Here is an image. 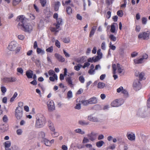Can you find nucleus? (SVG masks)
<instances>
[{
	"instance_id": "16",
	"label": "nucleus",
	"mask_w": 150,
	"mask_h": 150,
	"mask_svg": "<svg viewBox=\"0 0 150 150\" xmlns=\"http://www.w3.org/2000/svg\"><path fill=\"white\" fill-rule=\"evenodd\" d=\"M76 62L80 64H82L86 61V57H80L76 59Z\"/></svg>"
},
{
	"instance_id": "63",
	"label": "nucleus",
	"mask_w": 150,
	"mask_h": 150,
	"mask_svg": "<svg viewBox=\"0 0 150 150\" xmlns=\"http://www.w3.org/2000/svg\"><path fill=\"white\" fill-rule=\"evenodd\" d=\"M141 29L140 26L139 25H136V28H135V30L137 32H139L140 31Z\"/></svg>"
},
{
	"instance_id": "64",
	"label": "nucleus",
	"mask_w": 150,
	"mask_h": 150,
	"mask_svg": "<svg viewBox=\"0 0 150 150\" xmlns=\"http://www.w3.org/2000/svg\"><path fill=\"white\" fill-rule=\"evenodd\" d=\"M48 74L49 75L52 76L55 74L54 71L52 70H50L49 71Z\"/></svg>"
},
{
	"instance_id": "8",
	"label": "nucleus",
	"mask_w": 150,
	"mask_h": 150,
	"mask_svg": "<svg viewBox=\"0 0 150 150\" xmlns=\"http://www.w3.org/2000/svg\"><path fill=\"white\" fill-rule=\"evenodd\" d=\"M148 56L146 54H144L142 57L139 59H136L134 60V62L135 64H141L142 62L144 59H146L148 58Z\"/></svg>"
},
{
	"instance_id": "18",
	"label": "nucleus",
	"mask_w": 150,
	"mask_h": 150,
	"mask_svg": "<svg viewBox=\"0 0 150 150\" xmlns=\"http://www.w3.org/2000/svg\"><path fill=\"white\" fill-rule=\"evenodd\" d=\"M101 50L100 49L98 50L97 52V56L96 57V60H99L101 59L102 57V54L101 52Z\"/></svg>"
},
{
	"instance_id": "9",
	"label": "nucleus",
	"mask_w": 150,
	"mask_h": 150,
	"mask_svg": "<svg viewBox=\"0 0 150 150\" xmlns=\"http://www.w3.org/2000/svg\"><path fill=\"white\" fill-rule=\"evenodd\" d=\"M16 80V79L15 77H5L2 79L3 82L4 83L14 82Z\"/></svg>"
},
{
	"instance_id": "47",
	"label": "nucleus",
	"mask_w": 150,
	"mask_h": 150,
	"mask_svg": "<svg viewBox=\"0 0 150 150\" xmlns=\"http://www.w3.org/2000/svg\"><path fill=\"white\" fill-rule=\"evenodd\" d=\"M122 93L124 94V96L127 97L128 96V93L127 91L125 90V89H123V90L122 91Z\"/></svg>"
},
{
	"instance_id": "60",
	"label": "nucleus",
	"mask_w": 150,
	"mask_h": 150,
	"mask_svg": "<svg viewBox=\"0 0 150 150\" xmlns=\"http://www.w3.org/2000/svg\"><path fill=\"white\" fill-rule=\"evenodd\" d=\"M18 38L21 40H23L24 38V36L22 35H20L18 36Z\"/></svg>"
},
{
	"instance_id": "7",
	"label": "nucleus",
	"mask_w": 150,
	"mask_h": 150,
	"mask_svg": "<svg viewBox=\"0 0 150 150\" xmlns=\"http://www.w3.org/2000/svg\"><path fill=\"white\" fill-rule=\"evenodd\" d=\"M47 104L48 110L49 111H52L54 110L55 107L54 103L52 100L48 101Z\"/></svg>"
},
{
	"instance_id": "14",
	"label": "nucleus",
	"mask_w": 150,
	"mask_h": 150,
	"mask_svg": "<svg viewBox=\"0 0 150 150\" xmlns=\"http://www.w3.org/2000/svg\"><path fill=\"white\" fill-rule=\"evenodd\" d=\"M121 104L119 103V100L116 99L113 101L111 104V106L113 107H117L120 106Z\"/></svg>"
},
{
	"instance_id": "2",
	"label": "nucleus",
	"mask_w": 150,
	"mask_h": 150,
	"mask_svg": "<svg viewBox=\"0 0 150 150\" xmlns=\"http://www.w3.org/2000/svg\"><path fill=\"white\" fill-rule=\"evenodd\" d=\"M46 122L45 117L42 115L36 118L35 122V127L37 128L42 127L44 126Z\"/></svg>"
},
{
	"instance_id": "55",
	"label": "nucleus",
	"mask_w": 150,
	"mask_h": 150,
	"mask_svg": "<svg viewBox=\"0 0 150 150\" xmlns=\"http://www.w3.org/2000/svg\"><path fill=\"white\" fill-rule=\"evenodd\" d=\"M72 92L71 91H68L67 93V97L68 98H70L72 97Z\"/></svg>"
},
{
	"instance_id": "21",
	"label": "nucleus",
	"mask_w": 150,
	"mask_h": 150,
	"mask_svg": "<svg viewBox=\"0 0 150 150\" xmlns=\"http://www.w3.org/2000/svg\"><path fill=\"white\" fill-rule=\"evenodd\" d=\"M42 142L44 143L46 146H51L50 142L47 139L43 138L42 140Z\"/></svg>"
},
{
	"instance_id": "44",
	"label": "nucleus",
	"mask_w": 150,
	"mask_h": 150,
	"mask_svg": "<svg viewBox=\"0 0 150 150\" xmlns=\"http://www.w3.org/2000/svg\"><path fill=\"white\" fill-rule=\"evenodd\" d=\"M53 51V47L51 46L46 49V51L47 52H49L50 53L52 52Z\"/></svg>"
},
{
	"instance_id": "32",
	"label": "nucleus",
	"mask_w": 150,
	"mask_h": 150,
	"mask_svg": "<svg viewBox=\"0 0 150 150\" xmlns=\"http://www.w3.org/2000/svg\"><path fill=\"white\" fill-rule=\"evenodd\" d=\"M114 24H117V23H114L113 24L111 25L110 30L111 32L112 33H115V28Z\"/></svg>"
},
{
	"instance_id": "36",
	"label": "nucleus",
	"mask_w": 150,
	"mask_h": 150,
	"mask_svg": "<svg viewBox=\"0 0 150 150\" xmlns=\"http://www.w3.org/2000/svg\"><path fill=\"white\" fill-rule=\"evenodd\" d=\"M96 57L95 58L94 57H93L92 58H89L88 59V62H96L98 60H96Z\"/></svg>"
},
{
	"instance_id": "40",
	"label": "nucleus",
	"mask_w": 150,
	"mask_h": 150,
	"mask_svg": "<svg viewBox=\"0 0 150 150\" xmlns=\"http://www.w3.org/2000/svg\"><path fill=\"white\" fill-rule=\"evenodd\" d=\"M18 94L17 92H15L13 95V96L11 97V98L10 100V102H12L13 101L15 98L17 97V96Z\"/></svg>"
},
{
	"instance_id": "53",
	"label": "nucleus",
	"mask_w": 150,
	"mask_h": 150,
	"mask_svg": "<svg viewBox=\"0 0 150 150\" xmlns=\"http://www.w3.org/2000/svg\"><path fill=\"white\" fill-rule=\"evenodd\" d=\"M79 79L80 81L82 83H83L84 81V79L83 76H80L79 77Z\"/></svg>"
},
{
	"instance_id": "43",
	"label": "nucleus",
	"mask_w": 150,
	"mask_h": 150,
	"mask_svg": "<svg viewBox=\"0 0 150 150\" xmlns=\"http://www.w3.org/2000/svg\"><path fill=\"white\" fill-rule=\"evenodd\" d=\"M55 45L58 48H60V42L58 40H55Z\"/></svg>"
},
{
	"instance_id": "46",
	"label": "nucleus",
	"mask_w": 150,
	"mask_h": 150,
	"mask_svg": "<svg viewBox=\"0 0 150 150\" xmlns=\"http://www.w3.org/2000/svg\"><path fill=\"white\" fill-rule=\"evenodd\" d=\"M63 41L64 43H68L69 42L70 39L69 38H64L63 39Z\"/></svg>"
},
{
	"instance_id": "26",
	"label": "nucleus",
	"mask_w": 150,
	"mask_h": 150,
	"mask_svg": "<svg viewBox=\"0 0 150 150\" xmlns=\"http://www.w3.org/2000/svg\"><path fill=\"white\" fill-rule=\"evenodd\" d=\"M79 102L84 106H87L89 104L88 100H83L80 101Z\"/></svg>"
},
{
	"instance_id": "48",
	"label": "nucleus",
	"mask_w": 150,
	"mask_h": 150,
	"mask_svg": "<svg viewBox=\"0 0 150 150\" xmlns=\"http://www.w3.org/2000/svg\"><path fill=\"white\" fill-rule=\"evenodd\" d=\"M117 14L119 17H122L123 15L122 11V10L118 11L117 12Z\"/></svg>"
},
{
	"instance_id": "33",
	"label": "nucleus",
	"mask_w": 150,
	"mask_h": 150,
	"mask_svg": "<svg viewBox=\"0 0 150 150\" xmlns=\"http://www.w3.org/2000/svg\"><path fill=\"white\" fill-rule=\"evenodd\" d=\"M82 66V65L80 64H78L77 66H75L74 67V69L76 71H79L81 68Z\"/></svg>"
},
{
	"instance_id": "35",
	"label": "nucleus",
	"mask_w": 150,
	"mask_h": 150,
	"mask_svg": "<svg viewBox=\"0 0 150 150\" xmlns=\"http://www.w3.org/2000/svg\"><path fill=\"white\" fill-rule=\"evenodd\" d=\"M105 86V84L102 82H99L98 84V87L100 88H103Z\"/></svg>"
},
{
	"instance_id": "1",
	"label": "nucleus",
	"mask_w": 150,
	"mask_h": 150,
	"mask_svg": "<svg viewBox=\"0 0 150 150\" xmlns=\"http://www.w3.org/2000/svg\"><path fill=\"white\" fill-rule=\"evenodd\" d=\"M16 21L19 22L18 27L25 32L30 33L33 30V27L30 24L28 23V19L23 15L18 16Z\"/></svg>"
},
{
	"instance_id": "56",
	"label": "nucleus",
	"mask_w": 150,
	"mask_h": 150,
	"mask_svg": "<svg viewBox=\"0 0 150 150\" xmlns=\"http://www.w3.org/2000/svg\"><path fill=\"white\" fill-rule=\"evenodd\" d=\"M101 49L103 50H105V42H103L102 43L101 45Z\"/></svg>"
},
{
	"instance_id": "52",
	"label": "nucleus",
	"mask_w": 150,
	"mask_h": 150,
	"mask_svg": "<svg viewBox=\"0 0 150 150\" xmlns=\"http://www.w3.org/2000/svg\"><path fill=\"white\" fill-rule=\"evenodd\" d=\"M17 71L21 74H22L23 73V70L22 68L19 67L17 69Z\"/></svg>"
},
{
	"instance_id": "20",
	"label": "nucleus",
	"mask_w": 150,
	"mask_h": 150,
	"mask_svg": "<svg viewBox=\"0 0 150 150\" xmlns=\"http://www.w3.org/2000/svg\"><path fill=\"white\" fill-rule=\"evenodd\" d=\"M127 137L128 139L130 141H134L135 139V134L133 133H130L127 134Z\"/></svg>"
},
{
	"instance_id": "3",
	"label": "nucleus",
	"mask_w": 150,
	"mask_h": 150,
	"mask_svg": "<svg viewBox=\"0 0 150 150\" xmlns=\"http://www.w3.org/2000/svg\"><path fill=\"white\" fill-rule=\"evenodd\" d=\"M8 48L10 51H15L16 53L19 52L21 50V47H18V44L15 41H12L10 43Z\"/></svg>"
},
{
	"instance_id": "61",
	"label": "nucleus",
	"mask_w": 150,
	"mask_h": 150,
	"mask_svg": "<svg viewBox=\"0 0 150 150\" xmlns=\"http://www.w3.org/2000/svg\"><path fill=\"white\" fill-rule=\"evenodd\" d=\"M8 117L6 115H4L3 117V120L4 122H6L7 121Z\"/></svg>"
},
{
	"instance_id": "58",
	"label": "nucleus",
	"mask_w": 150,
	"mask_h": 150,
	"mask_svg": "<svg viewBox=\"0 0 150 150\" xmlns=\"http://www.w3.org/2000/svg\"><path fill=\"white\" fill-rule=\"evenodd\" d=\"M144 74L143 73H141L139 74L138 76H139V79L141 80L144 77Z\"/></svg>"
},
{
	"instance_id": "23",
	"label": "nucleus",
	"mask_w": 150,
	"mask_h": 150,
	"mask_svg": "<svg viewBox=\"0 0 150 150\" xmlns=\"http://www.w3.org/2000/svg\"><path fill=\"white\" fill-rule=\"evenodd\" d=\"M49 127L50 130L52 131H53L55 130V128H54L53 124L50 121L48 122V125Z\"/></svg>"
},
{
	"instance_id": "24",
	"label": "nucleus",
	"mask_w": 150,
	"mask_h": 150,
	"mask_svg": "<svg viewBox=\"0 0 150 150\" xmlns=\"http://www.w3.org/2000/svg\"><path fill=\"white\" fill-rule=\"evenodd\" d=\"M96 29V26H93V27L91 31L90 32L89 35L90 37H91L94 35Z\"/></svg>"
},
{
	"instance_id": "62",
	"label": "nucleus",
	"mask_w": 150,
	"mask_h": 150,
	"mask_svg": "<svg viewBox=\"0 0 150 150\" xmlns=\"http://www.w3.org/2000/svg\"><path fill=\"white\" fill-rule=\"evenodd\" d=\"M149 98L147 100V106L148 108H150V94L149 95Z\"/></svg>"
},
{
	"instance_id": "19",
	"label": "nucleus",
	"mask_w": 150,
	"mask_h": 150,
	"mask_svg": "<svg viewBox=\"0 0 150 150\" xmlns=\"http://www.w3.org/2000/svg\"><path fill=\"white\" fill-rule=\"evenodd\" d=\"M26 75L28 79L32 78L33 76V71L31 70H28L26 72Z\"/></svg>"
},
{
	"instance_id": "4",
	"label": "nucleus",
	"mask_w": 150,
	"mask_h": 150,
	"mask_svg": "<svg viewBox=\"0 0 150 150\" xmlns=\"http://www.w3.org/2000/svg\"><path fill=\"white\" fill-rule=\"evenodd\" d=\"M23 109L20 108H16L15 111V115L18 120L21 119L23 116Z\"/></svg>"
},
{
	"instance_id": "28",
	"label": "nucleus",
	"mask_w": 150,
	"mask_h": 150,
	"mask_svg": "<svg viewBox=\"0 0 150 150\" xmlns=\"http://www.w3.org/2000/svg\"><path fill=\"white\" fill-rule=\"evenodd\" d=\"M36 52L37 54H41L42 55L44 54L45 53V51L43 50H42L41 48L38 47H37Z\"/></svg>"
},
{
	"instance_id": "15",
	"label": "nucleus",
	"mask_w": 150,
	"mask_h": 150,
	"mask_svg": "<svg viewBox=\"0 0 150 150\" xmlns=\"http://www.w3.org/2000/svg\"><path fill=\"white\" fill-rule=\"evenodd\" d=\"M88 100L89 104H96L98 102L97 98L94 97L90 98Z\"/></svg>"
},
{
	"instance_id": "42",
	"label": "nucleus",
	"mask_w": 150,
	"mask_h": 150,
	"mask_svg": "<svg viewBox=\"0 0 150 150\" xmlns=\"http://www.w3.org/2000/svg\"><path fill=\"white\" fill-rule=\"evenodd\" d=\"M11 142L9 141L5 142L4 144L5 148H9L11 146Z\"/></svg>"
},
{
	"instance_id": "6",
	"label": "nucleus",
	"mask_w": 150,
	"mask_h": 150,
	"mask_svg": "<svg viewBox=\"0 0 150 150\" xmlns=\"http://www.w3.org/2000/svg\"><path fill=\"white\" fill-rule=\"evenodd\" d=\"M149 33L145 32L140 33L138 35L139 39H142L144 40H148L149 39Z\"/></svg>"
},
{
	"instance_id": "12",
	"label": "nucleus",
	"mask_w": 150,
	"mask_h": 150,
	"mask_svg": "<svg viewBox=\"0 0 150 150\" xmlns=\"http://www.w3.org/2000/svg\"><path fill=\"white\" fill-rule=\"evenodd\" d=\"M65 79L70 87L71 88H73L74 84L72 81L71 77L70 76L67 77L65 78Z\"/></svg>"
},
{
	"instance_id": "38",
	"label": "nucleus",
	"mask_w": 150,
	"mask_h": 150,
	"mask_svg": "<svg viewBox=\"0 0 150 150\" xmlns=\"http://www.w3.org/2000/svg\"><path fill=\"white\" fill-rule=\"evenodd\" d=\"M40 2L42 7H44L47 3V0H40Z\"/></svg>"
},
{
	"instance_id": "31",
	"label": "nucleus",
	"mask_w": 150,
	"mask_h": 150,
	"mask_svg": "<svg viewBox=\"0 0 150 150\" xmlns=\"http://www.w3.org/2000/svg\"><path fill=\"white\" fill-rule=\"evenodd\" d=\"M104 143V142L103 141L101 140L97 142L96 143V145L98 147H100L103 146Z\"/></svg>"
},
{
	"instance_id": "17",
	"label": "nucleus",
	"mask_w": 150,
	"mask_h": 150,
	"mask_svg": "<svg viewBox=\"0 0 150 150\" xmlns=\"http://www.w3.org/2000/svg\"><path fill=\"white\" fill-rule=\"evenodd\" d=\"M62 20L61 18H59L57 19V23L55 26L57 29H58L61 25H62Z\"/></svg>"
},
{
	"instance_id": "37",
	"label": "nucleus",
	"mask_w": 150,
	"mask_h": 150,
	"mask_svg": "<svg viewBox=\"0 0 150 150\" xmlns=\"http://www.w3.org/2000/svg\"><path fill=\"white\" fill-rule=\"evenodd\" d=\"M23 103L21 102H19L18 103V106L16 108H21V109H23Z\"/></svg>"
},
{
	"instance_id": "25",
	"label": "nucleus",
	"mask_w": 150,
	"mask_h": 150,
	"mask_svg": "<svg viewBox=\"0 0 150 150\" xmlns=\"http://www.w3.org/2000/svg\"><path fill=\"white\" fill-rule=\"evenodd\" d=\"M57 75L55 74H54L53 75V76H50L49 78L50 80L52 81H54L55 79L57 80Z\"/></svg>"
},
{
	"instance_id": "30",
	"label": "nucleus",
	"mask_w": 150,
	"mask_h": 150,
	"mask_svg": "<svg viewBox=\"0 0 150 150\" xmlns=\"http://www.w3.org/2000/svg\"><path fill=\"white\" fill-rule=\"evenodd\" d=\"M21 0H13L12 3L13 6H15L18 4Z\"/></svg>"
},
{
	"instance_id": "13",
	"label": "nucleus",
	"mask_w": 150,
	"mask_h": 150,
	"mask_svg": "<svg viewBox=\"0 0 150 150\" xmlns=\"http://www.w3.org/2000/svg\"><path fill=\"white\" fill-rule=\"evenodd\" d=\"M54 56L59 61L63 62L65 61V59L59 54L55 53Z\"/></svg>"
},
{
	"instance_id": "45",
	"label": "nucleus",
	"mask_w": 150,
	"mask_h": 150,
	"mask_svg": "<svg viewBox=\"0 0 150 150\" xmlns=\"http://www.w3.org/2000/svg\"><path fill=\"white\" fill-rule=\"evenodd\" d=\"M1 92L3 93H5L7 90L6 88L5 87L2 86H1Z\"/></svg>"
},
{
	"instance_id": "29",
	"label": "nucleus",
	"mask_w": 150,
	"mask_h": 150,
	"mask_svg": "<svg viewBox=\"0 0 150 150\" xmlns=\"http://www.w3.org/2000/svg\"><path fill=\"white\" fill-rule=\"evenodd\" d=\"M74 132L76 133H78L83 135L85 134V132L83 131H82L81 129H76L74 130Z\"/></svg>"
},
{
	"instance_id": "59",
	"label": "nucleus",
	"mask_w": 150,
	"mask_h": 150,
	"mask_svg": "<svg viewBox=\"0 0 150 150\" xmlns=\"http://www.w3.org/2000/svg\"><path fill=\"white\" fill-rule=\"evenodd\" d=\"M63 52L64 54L65 55V57H70V55L67 52L64 50H63Z\"/></svg>"
},
{
	"instance_id": "5",
	"label": "nucleus",
	"mask_w": 150,
	"mask_h": 150,
	"mask_svg": "<svg viewBox=\"0 0 150 150\" xmlns=\"http://www.w3.org/2000/svg\"><path fill=\"white\" fill-rule=\"evenodd\" d=\"M133 86L135 91L139 90L141 87V84L139 80L138 79L135 80L133 82Z\"/></svg>"
},
{
	"instance_id": "10",
	"label": "nucleus",
	"mask_w": 150,
	"mask_h": 150,
	"mask_svg": "<svg viewBox=\"0 0 150 150\" xmlns=\"http://www.w3.org/2000/svg\"><path fill=\"white\" fill-rule=\"evenodd\" d=\"M87 136L89 139L91 141H93L96 139L97 134L94 132H91V133L87 134Z\"/></svg>"
},
{
	"instance_id": "34",
	"label": "nucleus",
	"mask_w": 150,
	"mask_h": 150,
	"mask_svg": "<svg viewBox=\"0 0 150 150\" xmlns=\"http://www.w3.org/2000/svg\"><path fill=\"white\" fill-rule=\"evenodd\" d=\"M66 11L67 14L70 15L72 13V10L71 8L69 6L67 7L66 8Z\"/></svg>"
},
{
	"instance_id": "22",
	"label": "nucleus",
	"mask_w": 150,
	"mask_h": 150,
	"mask_svg": "<svg viewBox=\"0 0 150 150\" xmlns=\"http://www.w3.org/2000/svg\"><path fill=\"white\" fill-rule=\"evenodd\" d=\"M60 5V3L59 1L54 2V9L55 11H57L59 10V7Z\"/></svg>"
},
{
	"instance_id": "50",
	"label": "nucleus",
	"mask_w": 150,
	"mask_h": 150,
	"mask_svg": "<svg viewBox=\"0 0 150 150\" xmlns=\"http://www.w3.org/2000/svg\"><path fill=\"white\" fill-rule=\"evenodd\" d=\"M89 140L88 139L84 137L82 143L83 144L88 143L89 142Z\"/></svg>"
},
{
	"instance_id": "41",
	"label": "nucleus",
	"mask_w": 150,
	"mask_h": 150,
	"mask_svg": "<svg viewBox=\"0 0 150 150\" xmlns=\"http://www.w3.org/2000/svg\"><path fill=\"white\" fill-rule=\"evenodd\" d=\"M109 38L111 40L113 41H115L116 40V38L113 35H110L109 36Z\"/></svg>"
},
{
	"instance_id": "57",
	"label": "nucleus",
	"mask_w": 150,
	"mask_h": 150,
	"mask_svg": "<svg viewBox=\"0 0 150 150\" xmlns=\"http://www.w3.org/2000/svg\"><path fill=\"white\" fill-rule=\"evenodd\" d=\"M81 103H78L76 105L75 107V108L76 109H77L78 110H79L81 109Z\"/></svg>"
},
{
	"instance_id": "11",
	"label": "nucleus",
	"mask_w": 150,
	"mask_h": 150,
	"mask_svg": "<svg viewBox=\"0 0 150 150\" xmlns=\"http://www.w3.org/2000/svg\"><path fill=\"white\" fill-rule=\"evenodd\" d=\"M88 119L89 121L94 122H98L99 121V119L97 117L93 115L88 116Z\"/></svg>"
},
{
	"instance_id": "39",
	"label": "nucleus",
	"mask_w": 150,
	"mask_h": 150,
	"mask_svg": "<svg viewBox=\"0 0 150 150\" xmlns=\"http://www.w3.org/2000/svg\"><path fill=\"white\" fill-rule=\"evenodd\" d=\"M52 132H51L52 136L53 137H57L59 135V133L57 132H55L54 131H52Z\"/></svg>"
},
{
	"instance_id": "54",
	"label": "nucleus",
	"mask_w": 150,
	"mask_h": 150,
	"mask_svg": "<svg viewBox=\"0 0 150 150\" xmlns=\"http://www.w3.org/2000/svg\"><path fill=\"white\" fill-rule=\"evenodd\" d=\"M43 22L42 20H40L39 24L38 25V27L40 28L42 27L43 25Z\"/></svg>"
},
{
	"instance_id": "49",
	"label": "nucleus",
	"mask_w": 150,
	"mask_h": 150,
	"mask_svg": "<svg viewBox=\"0 0 150 150\" xmlns=\"http://www.w3.org/2000/svg\"><path fill=\"white\" fill-rule=\"evenodd\" d=\"M147 21V19L146 18L143 17L142 18V23L144 25L146 24Z\"/></svg>"
},
{
	"instance_id": "27",
	"label": "nucleus",
	"mask_w": 150,
	"mask_h": 150,
	"mask_svg": "<svg viewBox=\"0 0 150 150\" xmlns=\"http://www.w3.org/2000/svg\"><path fill=\"white\" fill-rule=\"evenodd\" d=\"M79 124L82 125H86L89 124L88 122H87L83 120H80L79 121Z\"/></svg>"
},
{
	"instance_id": "51",
	"label": "nucleus",
	"mask_w": 150,
	"mask_h": 150,
	"mask_svg": "<svg viewBox=\"0 0 150 150\" xmlns=\"http://www.w3.org/2000/svg\"><path fill=\"white\" fill-rule=\"evenodd\" d=\"M23 131L21 129H18L16 130V133L18 135H20L22 134Z\"/></svg>"
}]
</instances>
